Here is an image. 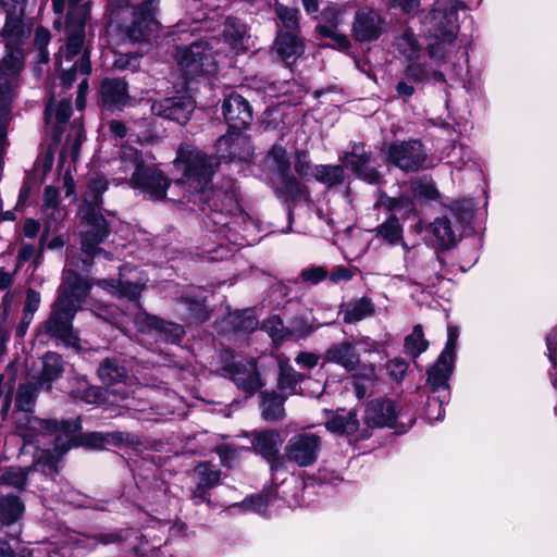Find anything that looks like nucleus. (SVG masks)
I'll return each mask as SVG.
<instances>
[{"label": "nucleus", "mask_w": 557, "mask_h": 557, "mask_svg": "<svg viewBox=\"0 0 557 557\" xmlns=\"http://www.w3.org/2000/svg\"><path fill=\"white\" fill-rule=\"evenodd\" d=\"M66 267L60 296L45 327L66 345L78 348V338L72 331V319L90 289V284L71 269L76 267L73 259L67 260Z\"/></svg>", "instance_id": "nucleus-1"}, {"label": "nucleus", "mask_w": 557, "mask_h": 557, "mask_svg": "<svg viewBox=\"0 0 557 557\" xmlns=\"http://www.w3.org/2000/svg\"><path fill=\"white\" fill-rule=\"evenodd\" d=\"M87 14L86 5L79 4L78 0H70L66 44L61 47L55 62L65 87L72 86L77 74L86 76L91 70L89 54L83 49Z\"/></svg>", "instance_id": "nucleus-2"}, {"label": "nucleus", "mask_w": 557, "mask_h": 557, "mask_svg": "<svg viewBox=\"0 0 557 557\" xmlns=\"http://www.w3.org/2000/svg\"><path fill=\"white\" fill-rule=\"evenodd\" d=\"M107 189V181L103 177H96L90 181L84 196L83 205L79 207L82 222V249L87 256H95L100 252L97 249L108 235L106 220L98 213L101 203V195Z\"/></svg>", "instance_id": "nucleus-3"}, {"label": "nucleus", "mask_w": 557, "mask_h": 557, "mask_svg": "<svg viewBox=\"0 0 557 557\" xmlns=\"http://www.w3.org/2000/svg\"><path fill=\"white\" fill-rule=\"evenodd\" d=\"M121 169L131 174L129 184L153 201L165 197L170 180L156 166H145L141 154L131 146L122 148Z\"/></svg>", "instance_id": "nucleus-4"}, {"label": "nucleus", "mask_w": 557, "mask_h": 557, "mask_svg": "<svg viewBox=\"0 0 557 557\" xmlns=\"http://www.w3.org/2000/svg\"><path fill=\"white\" fill-rule=\"evenodd\" d=\"M215 165L214 158L206 156L191 145H181L174 160L175 169L182 172V177L176 181V184L186 186L191 194L205 196Z\"/></svg>", "instance_id": "nucleus-5"}, {"label": "nucleus", "mask_w": 557, "mask_h": 557, "mask_svg": "<svg viewBox=\"0 0 557 557\" xmlns=\"http://www.w3.org/2000/svg\"><path fill=\"white\" fill-rule=\"evenodd\" d=\"M218 39L200 40L176 49L175 58L186 77L213 76L219 70L221 55Z\"/></svg>", "instance_id": "nucleus-6"}, {"label": "nucleus", "mask_w": 557, "mask_h": 557, "mask_svg": "<svg viewBox=\"0 0 557 557\" xmlns=\"http://www.w3.org/2000/svg\"><path fill=\"white\" fill-rule=\"evenodd\" d=\"M45 428L54 432H59L55 438L54 450L58 457L65 454L72 444L85 446L92 449H103L111 442H125V434L121 432L98 433L91 432L81 435L78 441L75 440V433L81 429L79 419L73 421H45Z\"/></svg>", "instance_id": "nucleus-7"}, {"label": "nucleus", "mask_w": 557, "mask_h": 557, "mask_svg": "<svg viewBox=\"0 0 557 557\" xmlns=\"http://www.w3.org/2000/svg\"><path fill=\"white\" fill-rule=\"evenodd\" d=\"M135 269L128 270V276L125 273H121L117 284L113 281L102 280L99 281V285L107 289L109 293L120 297L126 298L131 302L132 312L129 313L135 326L141 333L157 332L159 327V320L156 317H151L143 311L138 304L140 292L144 288L145 282H134Z\"/></svg>", "instance_id": "nucleus-8"}, {"label": "nucleus", "mask_w": 557, "mask_h": 557, "mask_svg": "<svg viewBox=\"0 0 557 557\" xmlns=\"http://www.w3.org/2000/svg\"><path fill=\"white\" fill-rule=\"evenodd\" d=\"M20 49H12L0 62V143L5 136L10 103L17 86V76L23 66Z\"/></svg>", "instance_id": "nucleus-9"}, {"label": "nucleus", "mask_w": 557, "mask_h": 557, "mask_svg": "<svg viewBox=\"0 0 557 557\" xmlns=\"http://www.w3.org/2000/svg\"><path fill=\"white\" fill-rule=\"evenodd\" d=\"M135 0H108L109 7L113 10L133 7V21L126 27V35L132 41L149 40L158 30L159 23L156 20V0H145L139 5L134 4Z\"/></svg>", "instance_id": "nucleus-10"}, {"label": "nucleus", "mask_w": 557, "mask_h": 557, "mask_svg": "<svg viewBox=\"0 0 557 557\" xmlns=\"http://www.w3.org/2000/svg\"><path fill=\"white\" fill-rule=\"evenodd\" d=\"M355 8L352 2L332 3L325 7L320 16L317 32L323 37H330L335 46L345 50L350 46V41L345 34L338 32V26L344 24L347 15Z\"/></svg>", "instance_id": "nucleus-11"}, {"label": "nucleus", "mask_w": 557, "mask_h": 557, "mask_svg": "<svg viewBox=\"0 0 557 557\" xmlns=\"http://www.w3.org/2000/svg\"><path fill=\"white\" fill-rule=\"evenodd\" d=\"M98 376L102 383L111 387L106 391V394L108 399L112 398L110 399L112 404L125 399L134 392L128 387L132 377L125 367L115 359H104L98 368Z\"/></svg>", "instance_id": "nucleus-12"}, {"label": "nucleus", "mask_w": 557, "mask_h": 557, "mask_svg": "<svg viewBox=\"0 0 557 557\" xmlns=\"http://www.w3.org/2000/svg\"><path fill=\"white\" fill-rule=\"evenodd\" d=\"M214 207L211 214V221L220 227H243L248 230L252 225L250 218L243 212L238 201L233 194H214Z\"/></svg>", "instance_id": "nucleus-13"}, {"label": "nucleus", "mask_w": 557, "mask_h": 557, "mask_svg": "<svg viewBox=\"0 0 557 557\" xmlns=\"http://www.w3.org/2000/svg\"><path fill=\"white\" fill-rule=\"evenodd\" d=\"M458 335L456 326H448L445 348L428 372V383L434 392L446 389L448 386L447 381L453 372Z\"/></svg>", "instance_id": "nucleus-14"}, {"label": "nucleus", "mask_w": 557, "mask_h": 557, "mask_svg": "<svg viewBox=\"0 0 557 557\" xmlns=\"http://www.w3.org/2000/svg\"><path fill=\"white\" fill-rule=\"evenodd\" d=\"M320 449V436L313 433H299L288 440L284 457L299 467H309L317 461Z\"/></svg>", "instance_id": "nucleus-15"}, {"label": "nucleus", "mask_w": 557, "mask_h": 557, "mask_svg": "<svg viewBox=\"0 0 557 557\" xmlns=\"http://www.w3.org/2000/svg\"><path fill=\"white\" fill-rule=\"evenodd\" d=\"M383 30L384 20L377 11L370 8L356 11L350 30L356 41H374L380 38Z\"/></svg>", "instance_id": "nucleus-16"}, {"label": "nucleus", "mask_w": 557, "mask_h": 557, "mask_svg": "<svg viewBox=\"0 0 557 557\" xmlns=\"http://www.w3.org/2000/svg\"><path fill=\"white\" fill-rule=\"evenodd\" d=\"M391 163L404 171H416L425 160L422 144L409 140L392 144L386 150Z\"/></svg>", "instance_id": "nucleus-17"}, {"label": "nucleus", "mask_w": 557, "mask_h": 557, "mask_svg": "<svg viewBox=\"0 0 557 557\" xmlns=\"http://www.w3.org/2000/svg\"><path fill=\"white\" fill-rule=\"evenodd\" d=\"M195 109V101L188 95L163 98L151 104L154 115L185 124Z\"/></svg>", "instance_id": "nucleus-18"}, {"label": "nucleus", "mask_w": 557, "mask_h": 557, "mask_svg": "<svg viewBox=\"0 0 557 557\" xmlns=\"http://www.w3.org/2000/svg\"><path fill=\"white\" fill-rule=\"evenodd\" d=\"M0 7L7 14L3 36L8 39L7 47L10 48L26 35L21 21L24 14V0H0Z\"/></svg>", "instance_id": "nucleus-19"}, {"label": "nucleus", "mask_w": 557, "mask_h": 557, "mask_svg": "<svg viewBox=\"0 0 557 557\" xmlns=\"http://www.w3.org/2000/svg\"><path fill=\"white\" fill-rule=\"evenodd\" d=\"M216 153L221 160L248 161L252 154L249 139L240 133L232 132L216 141Z\"/></svg>", "instance_id": "nucleus-20"}, {"label": "nucleus", "mask_w": 557, "mask_h": 557, "mask_svg": "<svg viewBox=\"0 0 557 557\" xmlns=\"http://www.w3.org/2000/svg\"><path fill=\"white\" fill-rule=\"evenodd\" d=\"M222 111L233 129L240 131L252 121V110L249 102L237 94H231L224 99Z\"/></svg>", "instance_id": "nucleus-21"}, {"label": "nucleus", "mask_w": 557, "mask_h": 557, "mask_svg": "<svg viewBox=\"0 0 557 557\" xmlns=\"http://www.w3.org/2000/svg\"><path fill=\"white\" fill-rule=\"evenodd\" d=\"M197 478L196 486L191 492V498L195 505L207 503L212 506L210 500V490L220 482V471L209 462L197 465L194 470Z\"/></svg>", "instance_id": "nucleus-22"}, {"label": "nucleus", "mask_w": 557, "mask_h": 557, "mask_svg": "<svg viewBox=\"0 0 557 557\" xmlns=\"http://www.w3.org/2000/svg\"><path fill=\"white\" fill-rule=\"evenodd\" d=\"M426 24L433 35L443 41L450 42L456 36V13L454 10H442L440 1L436 2L435 8L426 16Z\"/></svg>", "instance_id": "nucleus-23"}, {"label": "nucleus", "mask_w": 557, "mask_h": 557, "mask_svg": "<svg viewBox=\"0 0 557 557\" xmlns=\"http://www.w3.org/2000/svg\"><path fill=\"white\" fill-rule=\"evenodd\" d=\"M283 444L281 433L275 430L261 432L252 440L253 449L271 463V469L282 465L280 449Z\"/></svg>", "instance_id": "nucleus-24"}, {"label": "nucleus", "mask_w": 557, "mask_h": 557, "mask_svg": "<svg viewBox=\"0 0 557 557\" xmlns=\"http://www.w3.org/2000/svg\"><path fill=\"white\" fill-rule=\"evenodd\" d=\"M227 372L236 386L249 395L262 385L257 372L256 361L252 359L233 363Z\"/></svg>", "instance_id": "nucleus-25"}, {"label": "nucleus", "mask_w": 557, "mask_h": 557, "mask_svg": "<svg viewBox=\"0 0 557 557\" xmlns=\"http://www.w3.org/2000/svg\"><path fill=\"white\" fill-rule=\"evenodd\" d=\"M396 417V408L392 400L374 399L367 405L363 421L369 428L392 426Z\"/></svg>", "instance_id": "nucleus-26"}, {"label": "nucleus", "mask_w": 557, "mask_h": 557, "mask_svg": "<svg viewBox=\"0 0 557 557\" xmlns=\"http://www.w3.org/2000/svg\"><path fill=\"white\" fill-rule=\"evenodd\" d=\"M269 159L282 175V189L293 199L300 197L304 194L300 184L294 177L287 176L289 160L286 150L282 146H274Z\"/></svg>", "instance_id": "nucleus-27"}, {"label": "nucleus", "mask_w": 557, "mask_h": 557, "mask_svg": "<svg viewBox=\"0 0 557 557\" xmlns=\"http://www.w3.org/2000/svg\"><path fill=\"white\" fill-rule=\"evenodd\" d=\"M100 95L102 107L108 110H121L129 99L126 82L116 78L104 79Z\"/></svg>", "instance_id": "nucleus-28"}, {"label": "nucleus", "mask_w": 557, "mask_h": 557, "mask_svg": "<svg viewBox=\"0 0 557 557\" xmlns=\"http://www.w3.org/2000/svg\"><path fill=\"white\" fill-rule=\"evenodd\" d=\"M369 156L363 145H354L350 152L343 157L344 164L351 169L362 180L374 183L379 178V173L368 166Z\"/></svg>", "instance_id": "nucleus-29"}, {"label": "nucleus", "mask_w": 557, "mask_h": 557, "mask_svg": "<svg viewBox=\"0 0 557 557\" xmlns=\"http://www.w3.org/2000/svg\"><path fill=\"white\" fill-rule=\"evenodd\" d=\"M324 358L329 362L342 366L347 371H355L360 362L355 345L349 342L333 345L326 350Z\"/></svg>", "instance_id": "nucleus-30"}, {"label": "nucleus", "mask_w": 557, "mask_h": 557, "mask_svg": "<svg viewBox=\"0 0 557 557\" xmlns=\"http://www.w3.org/2000/svg\"><path fill=\"white\" fill-rule=\"evenodd\" d=\"M432 244L441 249L450 248L457 240V228L453 226L448 216L434 220L430 226Z\"/></svg>", "instance_id": "nucleus-31"}, {"label": "nucleus", "mask_w": 557, "mask_h": 557, "mask_svg": "<svg viewBox=\"0 0 557 557\" xmlns=\"http://www.w3.org/2000/svg\"><path fill=\"white\" fill-rule=\"evenodd\" d=\"M276 51L287 64H293L304 52V44L294 32L280 30L276 37Z\"/></svg>", "instance_id": "nucleus-32"}, {"label": "nucleus", "mask_w": 557, "mask_h": 557, "mask_svg": "<svg viewBox=\"0 0 557 557\" xmlns=\"http://www.w3.org/2000/svg\"><path fill=\"white\" fill-rule=\"evenodd\" d=\"M326 429L339 435H351L358 431L359 421L355 411L339 409L325 421Z\"/></svg>", "instance_id": "nucleus-33"}, {"label": "nucleus", "mask_w": 557, "mask_h": 557, "mask_svg": "<svg viewBox=\"0 0 557 557\" xmlns=\"http://www.w3.org/2000/svg\"><path fill=\"white\" fill-rule=\"evenodd\" d=\"M223 38L232 50L236 52L246 50L248 42L246 25L235 17H228L224 24Z\"/></svg>", "instance_id": "nucleus-34"}, {"label": "nucleus", "mask_w": 557, "mask_h": 557, "mask_svg": "<svg viewBox=\"0 0 557 557\" xmlns=\"http://www.w3.org/2000/svg\"><path fill=\"white\" fill-rule=\"evenodd\" d=\"M63 372L61 357L55 352H48L42 358V371L37 377V385L41 388L47 385L50 388V383L57 380Z\"/></svg>", "instance_id": "nucleus-35"}, {"label": "nucleus", "mask_w": 557, "mask_h": 557, "mask_svg": "<svg viewBox=\"0 0 557 557\" xmlns=\"http://www.w3.org/2000/svg\"><path fill=\"white\" fill-rule=\"evenodd\" d=\"M374 313V305L370 298L362 297L349 302L344 311V321L352 323L371 317Z\"/></svg>", "instance_id": "nucleus-36"}, {"label": "nucleus", "mask_w": 557, "mask_h": 557, "mask_svg": "<svg viewBox=\"0 0 557 557\" xmlns=\"http://www.w3.org/2000/svg\"><path fill=\"white\" fill-rule=\"evenodd\" d=\"M24 505L16 496L0 498V520L5 524L15 522L23 513Z\"/></svg>", "instance_id": "nucleus-37"}, {"label": "nucleus", "mask_w": 557, "mask_h": 557, "mask_svg": "<svg viewBox=\"0 0 557 557\" xmlns=\"http://www.w3.org/2000/svg\"><path fill=\"white\" fill-rule=\"evenodd\" d=\"M262 414L267 420H278L284 416V398L275 393H262Z\"/></svg>", "instance_id": "nucleus-38"}, {"label": "nucleus", "mask_w": 557, "mask_h": 557, "mask_svg": "<svg viewBox=\"0 0 557 557\" xmlns=\"http://www.w3.org/2000/svg\"><path fill=\"white\" fill-rule=\"evenodd\" d=\"M312 176L326 186L341 184L344 180V170L341 165H317Z\"/></svg>", "instance_id": "nucleus-39"}, {"label": "nucleus", "mask_w": 557, "mask_h": 557, "mask_svg": "<svg viewBox=\"0 0 557 557\" xmlns=\"http://www.w3.org/2000/svg\"><path fill=\"white\" fill-rule=\"evenodd\" d=\"M44 214L53 222L61 221L65 216L63 209L59 208V191L48 186L44 194Z\"/></svg>", "instance_id": "nucleus-40"}, {"label": "nucleus", "mask_w": 557, "mask_h": 557, "mask_svg": "<svg viewBox=\"0 0 557 557\" xmlns=\"http://www.w3.org/2000/svg\"><path fill=\"white\" fill-rule=\"evenodd\" d=\"M428 347L429 342L424 338L422 326L420 324L414 325L412 332L405 338L406 352L416 358L424 352Z\"/></svg>", "instance_id": "nucleus-41"}, {"label": "nucleus", "mask_w": 557, "mask_h": 557, "mask_svg": "<svg viewBox=\"0 0 557 557\" xmlns=\"http://www.w3.org/2000/svg\"><path fill=\"white\" fill-rule=\"evenodd\" d=\"M71 104L66 100H62L57 107L50 101L46 108V120L51 123L52 119L55 120L58 125L64 124L71 116Z\"/></svg>", "instance_id": "nucleus-42"}, {"label": "nucleus", "mask_w": 557, "mask_h": 557, "mask_svg": "<svg viewBox=\"0 0 557 557\" xmlns=\"http://www.w3.org/2000/svg\"><path fill=\"white\" fill-rule=\"evenodd\" d=\"M37 383H26L21 385L16 395V406L20 410L30 411L37 394Z\"/></svg>", "instance_id": "nucleus-43"}, {"label": "nucleus", "mask_w": 557, "mask_h": 557, "mask_svg": "<svg viewBox=\"0 0 557 557\" xmlns=\"http://www.w3.org/2000/svg\"><path fill=\"white\" fill-rule=\"evenodd\" d=\"M377 235L387 240L391 245L401 242V226L394 216L389 218L377 228Z\"/></svg>", "instance_id": "nucleus-44"}, {"label": "nucleus", "mask_w": 557, "mask_h": 557, "mask_svg": "<svg viewBox=\"0 0 557 557\" xmlns=\"http://www.w3.org/2000/svg\"><path fill=\"white\" fill-rule=\"evenodd\" d=\"M375 207H384L388 211L410 212L413 209L412 202L408 197L392 198L385 194L380 195Z\"/></svg>", "instance_id": "nucleus-45"}, {"label": "nucleus", "mask_w": 557, "mask_h": 557, "mask_svg": "<svg viewBox=\"0 0 557 557\" xmlns=\"http://www.w3.org/2000/svg\"><path fill=\"white\" fill-rule=\"evenodd\" d=\"M395 46L397 50L409 60H413L420 49V46L411 33H405L397 37Z\"/></svg>", "instance_id": "nucleus-46"}, {"label": "nucleus", "mask_w": 557, "mask_h": 557, "mask_svg": "<svg viewBox=\"0 0 557 557\" xmlns=\"http://www.w3.org/2000/svg\"><path fill=\"white\" fill-rule=\"evenodd\" d=\"M158 336L165 341L171 343L178 342L183 335H184V329L174 323H165V322H159V327L157 329Z\"/></svg>", "instance_id": "nucleus-47"}, {"label": "nucleus", "mask_w": 557, "mask_h": 557, "mask_svg": "<svg viewBox=\"0 0 557 557\" xmlns=\"http://www.w3.org/2000/svg\"><path fill=\"white\" fill-rule=\"evenodd\" d=\"M264 331L273 338V341H282L292 333L285 329L278 317H271L263 323Z\"/></svg>", "instance_id": "nucleus-48"}, {"label": "nucleus", "mask_w": 557, "mask_h": 557, "mask_svg": "<svg viewBox=\"0 0 557 557\" xmlns=\"http://www.w3.org/2000/svg\"><path fill=\"white\" fill-rule=\"evenodd\" d=\"M275 12L277 17L283 23L284 27L287 32H294L298 26V11L295 9H290L284 7L282 4H277L275 8Z\"/></svg>", "instance_id": "nucleus-49"}, {"label": "nucleus", "mask_w": 557, "mask_h": 557, "mask_svg": "<svg viewBox=\"0 0 557 557\" xmlns=\"http://www.w3.org/2000/svg\"><path fill=\"white\" fill-rule=\"evenodd\" d=\"M280 379L278 385L282 389H294L296 383L300 380V374L297 373L290 366L280 361Z\"/></svg>", "instance_id": "nucleus-50"}, {"label": "nucleus", "mask_w": 557, "mask_h": 557, "mask_svg": "<svg viewBox=\"0 0 557 557\" xmlns=\"http://www.w3.org/2000/svg\"><path fill=\"white\" fill-rule=\"evenodd\" d=\"M412 191L416 197L435 199L438 195L433 182L421 180L412 183Z\"/></svg>", "instance_id": "nucleus-51"}, {"label": "nucleus", "mask_w": 557, "mask_h": 557, "mask_svg": "<svg viewBox=\"0 0 557 557\" xmlns=\"http://www.w3.org/2000/svg\"><path fill=\"white\" fill-rule=\"evenodd\" d=\"M181 306L186 307L187 309V312L185 313L186 319L194 321H203L207 319V315L203 312V306L200 301L183 300Z\"/></svg>", "instance_id": "nucleus-52"}, {"label": "nucleus", "mask_w": 557, "mask_h": 557, "mask_svg": "<svg viewBox=\"0 0 557 557\" xmlns=\"http://www.w3.org/2000/svg\"><path fill=\"white\" fill-rule=\"evenodd\" d=\"M49 40H50L49 30L44 27H38L36 29V34H35V44L39 50L40 60L42 62H48V59H49V53L46 49L47 45L49 44Z\"/></svg>", "instance_id": "nucleus-53"}, {"label": "nucleus", "mask_w": 557, "mask_h": 557, "mask_svg": "<svg viewBox=\"0 0 557 557\" xmlns=\"http://www.w3.org/2000/svg\"><path fill=\"white\" fill-rule=\"evenodd\" d=\"M406 76L414 82H424L430 78V71L425 65L412 62L406 69Z\"/></svg>", "instance_id": "nucleus-54"}, {"label": "nucleus", "mask_w": 557, "mask_h": 557, "mask_svg": "<svg viewBox=\"0 0 557 557\" xmlns=\"http://www.w3.org/2000/svg\"><path fill=\"white\" fill-rule=\"evenodd\" d=\"M407 362L403 359H392L386 364L387 374L395 381H399L403 379L404 374L407 371Z\"/></svg>", "instance_id": "nucleus-55"}, {"label": "nucleus", "mask_w": 557, "mask_h": 557, "mask_svg": "<svg viewBox=\"0 0 557 557\" xmlns=\"http://www.w3.org/2000/svg\"><path fill=\"white\" fill-rule=\"evenodd\" d=\"M1 481L4 484L21 488L26 482V472L24 470H9L2 474Z\"/></svg>", "instance_id": "nucleus-56"}, {"label": "nucleus", "mask_w": 557, "mask_h": 557, "mask_svg": "<svg viewBox=\"0 0 557 557\" xmlns=\"http://www.w3.org/2000/svg\"><path fill=\"white\" fill-rule=\"evenodd\" d=\"M269 505V498L263 495L247 497L242 506L247 510L263 512Z\"/></svg>", "instance_id": "nucleus-57"}, {"label": "nucleus", "mask_w": 557, "mask_h": 557, "mask_svg": "<svg viewBox=\"0 0 557 557\" xmlns=\"http://www.w3.org/2000/svg\"><path fill=\"white\" fill-rule=\"evenodd\" d=\"M295 170L302 177L312 176L313 168L311 166L309 157L306 152H297Z\"/></svg>", "instance_id": "nucleus-58"}, {"label": "nucleus", "mask_w": 557, "mask_h": 557, "mask_svg": "<svg viewBox=\"0 0 557 557\" xmlns=\"http://www.w3.org/2000/svg\"><path fill=\"white\" fill-rule=\"evenodd\" d=\"M547 349L549 359L554 366V384L557 387V330L547 337Z\"/></svg>", "instance_id": "nucleus-59"}, {"label": "nucleus", "mask_w": 557, "mask_h": 557, "mask_svg": "<svg viewBox=\"0 0 557 557\" xmlns=\"http://www.w3.org/2000/svg\"><path fill=\"white\" fill-rule=\"evenodd\" d=\"M114 66L120 70L136 71L139 67V59L134 54L120 55L114 61Z\"/></svg>", "instance_id": "nucleus-60"}, {"label": "nucleus", "mask_w": 557, "mask_h": 557, "mask_svg": "<svg viewBox=\"0 0 557 557\" xmlns=\"http://www.w3.org/2000/svg\"><path fill=\"white\" fill-rule=\"evenodd\" d=\"M326 270L322 267L306 269L301 272L304 281L317 284L326 277Z\"/></svg>", "instance_id": "nucleus-61"}, {"label": "nucleus", "mask_w": 557, "mask_h": 557, "mask_svg": "<svg viewBox=\"0 0 557 557\" xmlns=\"http://www.w3.org/2000/svg\"><path fill=\"white\" fill-rule=\"evenodd\" d=\"M40 302V295L29 289L26 295V302L24 306V314L32 317V314L38 309Z\"/></svg>", "instance_id": "nucleus-62"}, {"label": "nucleus", "mask_w": 557, "mask_h": 557, "mask_svg": "<svg viewBox=\"0 0 557 557\" xmlns=\"http://www.w3.org/2000/svg\"><path fill=\"white\" fill-rule=\"evenodd\" d=\"M103 397V392L99 387L90 386L86 387L81 395V398H83L88 404H97L100 403Z\"/></svg>", "instance_id": "nucleus-63"}, {"label": "nucleus", "mask_w": 557, "mask_h": 557, "mask_svg": "<svg viewBox=\"0 0 557 557\" xmlns=\"http://www.w3.org/2000/svg\"><path fill=\"white\" fill-rule=\"evenodd\" d=\"M319 357L313 352H300L297 358L296 362L298 366L311 369L318 364Z\"/></svg>", "instance_id": "nucleus-64"}]
</instances>
